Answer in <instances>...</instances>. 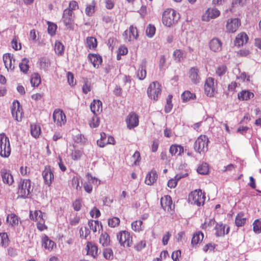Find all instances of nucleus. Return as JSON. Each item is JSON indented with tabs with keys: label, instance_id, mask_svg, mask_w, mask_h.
Returning a JSON list of instances; mask_svg holds the SVG:
<instances>
[{
	"label": "nucleus",
	"instance_id": "obj_1",
	"mask_svg": "<svg viewBox=\"0 0 261 261\" xmlns=\"http://www.w3.org/2000/svg\"><path fill=\"white\" fill-rule=\"evenodd\" d=\"M180 18L178 13L173 9H170L165 10L162 16L163 24L168 27L177 22Z\"/></svg>",
	"mask_w": 261,
	"mask_h": 261
},
{
	"label": "nucleus",
	"instance_id": "obj_2",
	"mask_svg": "<svg viewBox=\"0 0 261 261\" xmlns=\"http://www.w3.org/2000/svg\"><path fill=\"white\" fill-rule=\"evenodd\" d=\"M33 190L31 180L29 179H23L18 185L17 192L18 197L22 198H28Z\"/></svg>",
	"mask_w": 261,
	"mask_h": 261
},
{
	"label": "nucleus",
	"instance_id": "obj_3",
	"mask_svg": "<svg viewBox=\"0 0 261 261\" xmlns=\"http://www.w3.org/2000/svg\"><path fill=\"white\" fill-rule=\"evenodd\" d=\"M11 151L9 138L4 133L0 134V155L3 158H8Z\"/></svg>",
	"mask_w": 261,
	"mask_h": 261
},
{
	"label": "nucleus",
	"instance_id": "obj_4",
	"mask_svg": "<svg viewBox=\"0 0 261 261\" xmlns=\"http://www.w3.org/2000/svg\"><path fill=\"white\" fill-rule=\"evenodd\" d=\"M208 139L206 136H200L194 143V150L199 153H204L208 149Z\"/></svg>",
	"mask_w": 261,
	"mask_h": 261
},
{
	"label": "nucleus",
	"instance_id": "obj_5",
	"mask_svg": "<svg viewBox=\"0 0 261 261\" xmlns=\"http://www.w3.org/2000/svg\"><path fill=\"white\" fill-rule=\"evenodd\" d=\"M117 239L120 245L125 247H129L133 245L132 237L129 232L122 230L117 233Z\"/></svg>",
	"mask_w": 261,
	"mask_h": 261
},
{
	"label": "nucleus",
	"instance_id": "obj_6",
	"mask_svg": "<svg viewBox=\"0 0 261 261\" xmlns=\"http://www.w3.org/2000/svg\"><path fill=\"white\" fill-rule=\"evenodd\" d=\"M147 95L149 98L155 101L158 100L159 96L161 94V86L158 82H153L147 89Z\"/></svg>",
	"mask_w": 261,
	"mask_h": 261
},
{
	"label": "nucleus",
	"instance_id": "obj_7",
	"mask_svg": "<svg viewBox=\"0 0 261 261\" xmlns=\"http://www.w3.org/2000/svg\"><path fill=\"white\" fill-rule=\"evenodd\" d=\"M205 195L201 190L192 192L189 196V200L192 204L200 206L203 204L205 200Z\"/></svg>",
	"mask_w": 261,
	"mask_h": 261
},
{
	"label": "nucleus",
	"instance_id": "obj_8",
	"mask_svg": "<svg viewBox=\"0 0 261 261\" xmlns=\"http://www.w3.org/2000/svg\"><path fill=\"white\" fill-rule=\"evenodd\" d=\"M11 113L13 117L17 121H20L22 116V109L19 102L15 100L11 107Z\"/></svg>",
	"mask_w": 261,
	"mask_h": 261
},
{
	"label": "nucleus",
	"instance_id": "obj_9",
	"mask_svg": "<svg viewBox=\"0 0 261 261\" xmlns=\"http://www.w3.org/2000/svg\"><path fill=\"white\" fill-rule=\"evenodd\" d=\"M53 118L54 122L58 126H62L66 121V115L62 110H55L53 113Z\"/></svg>",
	"mask_w": 261,
	"mask_h": 261
},
{
	"label": "nucleus",
	"instance_id": "obj_10",
	"mask_svg": "<svg viewBox=\"0 0 261 261\" xmlns=\"http://www.w3.org/2000/svg\"><path fill=\"white\" fill-rule=\"evenodd\" d=\"M215 79L212 77H208L204 84L205 93L210 97L214 95L215 91Z\"/></svg>",
	"mask_w": 261,
	"mask_h": 261
},
{
	"label": "nucleus",
	"instance_id": "obj_11",
	"mask_svg": "<svg viewBox=\"0 0 261 261\" xmlns=\"http://www.w3.org/2000/svg\"><path fill=\"white\" fill-rule=\"evenodd\" d=\"M162 207L164 211L170 212L174 208L171 197L169 195H165L161 198L160 200Z\"/></svg>",
	"mask_w": 261,
	"mask_h": 261
},
{
	"label": "nucleus",
	"instance_id": "obj_12",
	"mask_svg": "<svg viewBox=\"0 0 261 261\" xmlns=\"http://www.w3.org/2000/svg\"><path fill=\"white\" fill-rule=\"evenodd\" d=\"M125 121L128 128H133L139 124V117L136 113H130L127 115Z\"/></svg>",
	"mask_w": 261,
	"mask_h": 261
},
{
	"label": "nucleus",
	"instance_id": "obj_13",
	"mask_svg": "<svg viewBox=\"0 0 261 261\" xmlns=\"http://www.w3.org/2000/svg\"><path fill=\"white\" fill-rule=\"evenodd\" d=\"M42 176L45 184L49 186L54 180L53 171L49 166H46L42 172Z\"/></svg>",
	"mask_w": 261,
	"mask_h": 261
},
{
	"label": "nucleus",
	"instance_id": "obj_14",
	"mask_svg": "<svg viewBox=\"0 0 261 261\" xmlns=\"http://www.w3.org/2000/svg\"><path fill=\"white\" fill-rule=\"evenodd\" d=\"M240 24L241 22L238 18L228 19L226 25L227 31L229 33H234Z\"/></svg>",
	"mask_w": 261,
	"mask_h": 261
},
{
	"label": "nucleus",
	"instance_id": "obj_15",
	"mask_svg": "<svg viewBox=\"0 0 261 261\" xmlns=\"http://www.w3.org/2000/svg\"><path fill=\"white\" fill-rule=\"evenodd\" d=\"M72 11L70 9H66L63 12V21L64 24L68 28H70L73 21Z\"/></svg>",
	"mask_w": 261,
	"mask_h": 261
},
{
	"label": "nucleus",
	"instance_id": "obj_16",
	"mask_svg": "<svg viewBox=\"0 0 261 261\" xmlns=\"http://www.w3.org/2000/svg\"><path fill=\"white\" fill-rule=\"evenodd\" d=\"M1 176L4 183L11 185L14 182L13 177L10 171L3 169L1 171Z\"/></svg>",
	"mask_w": 261,
	"mask_h": 261
},
{
	"label": "nucleus",
	"instance_id": "obj_17",
	"mask_svg": "<svg viewBox=\"0 0 261 261\" xmlns=\"http://www.w3.org/2000/svg\"><path fill=\"white\" fill-rule=\"evenodd\" d=\"M222 43L217 38L212 39L209 43L210 49L214 52H218L221 50Z\"/></svg>",
	"mask_w": 261,
	"mask_h": 261
},
{
	"label": "nucleus",
	"instance_id": "obj_18",
	"mask_svg": "<svg viewBox=\"0 0 261 261\" xmlns=\"http://www.w3.org/2000/svg\"><path fill=\"white\" fill-rule=\"evenodd\" d=\"M198 72L199 70L196 67H192L189 70V78L192 82L195 84L199 83L200 80Z\"/></svg>",
	"mask_w": 261,
	"mask_h": 261
},
{
	"label": "nucleus",
	"instance_id": "obj_19",
	"mask_svg": "<svg viewBox=\"0 0 261 261\" xmlns=\"http://www.w3.org/2000/svg\"><path fill=\"white\" fill-rule=\"evenodd\" d=\"M91 112L94 115H97L102 111V102L99 100H93L90 105Z\"/></svg>",
	"mask_w": 261,
	"mask_h": 261
},
{
	"label": "nucleus",
	"instance_id": "obj_20",
	"mask_svg": "<svg viewBox=\"0 0 261 261\" xmlns=\"http://www.w3.org/2000/svg\"><path fill=\"white\" fill-rule=\"evenodd\" d=\"M42 246L46 249L51 250L55 243L54 241L50 240L46 235H44L41 239Z\"/></svg>",
	"mask_w": 261,
	"mask_h": 261
},
{
	"label": "nucleus",
	"instance_id": "obj_21",
	"mask_svg": "<svg viewBox=\"0 0 261 261\" xmlns=\"http://www.w3.org/2000/svg\"><path fill=\"white\" fill-rule=\"evenodd\" d=\"M248 40V37L247 34L245 33H241L239 34L234 41V44L236 46H241L247 43Z\"/></svg>",
	"mask_w": 261,
	"mask_h": 261
},
{
	"label": "nucleus",
	"instance_id": "obj_22",
	"mask_svg": "<svg viewBox=\"0 0 261 261\" xmlns=\"http://www.w3.org/2000/svg\"><path fill=\"white\" fill-rule=\"evenodd\" d=\"M13 59V56L11 54H6L3 56V61L5 64V66L8 70L9 69L12 70L14 68V66L12 65Z\"/></svg>",
	"mask_w": 261,
	"mask_h": 261
},
{
	"label": "nucleus",
	"instance_id": "obj_23",
	"mask_svg": "<svg viewBox=\"0 0 261 261\" xmlns=\"http://www.w3.org/2000/svg\"><path fill=\"white\" fill-rule=\"evenodd\" d=\"M158 174L155 170H151L148 172L145 180V182L147 185H152L157 179Z\"/></svg>",
	"mask_w": 261,
	"mask_h": 261
},
{
	"label": "nucleus",
	"instance_id": "obj_24",
	"mask_svg": "<svg viewBox=\"0 0 261 261\" xmlns=\"http://www.w3.org/2000/svg\"><path fill=\"white\" fill-rule=\"evenodd\" d=\"M88 59L95 68H98L102 62V58L100 56L96 54H89Z\"/></svg>",
	"mask_w": 261,
	"mask_h": 261
},
{
	"label": "nucleus",
	"instance_id": "obj_25",
	"mask_svg": "<svg viewBox=\"0 0 261 261\" xmlns=\"http://www.w3.org/2000/svg\"><path fill=\"white\" fill-rule=\"evenodd\" d=\"M169 152L172 155H179L184 152V148L180 145H172L170 147Z\"/></svg>",
	"mask_w": 261,
	"mask_h": 261
},
{
	"label": "nucleus",
	"instance_id": "obj_26",
	"mask_svg": "<svg viewBox=\"0 0 261 261\" xmlns=\"http://www.w3.org/2000/svg\"><path fill=\"white\" fill-rule=\"evenodd\" d=\"M206 14H207V19H203V20H206V21H208L210 20V19H213V18H215L218 17L220 14V12L219 10H218L217 9L212 8V9H208L206 11Z\"/></svg>",
	"mask_w": 261,
	"mask_h": 261
},
{
	"label": "nucleus",
	"instance_id": "obj_27",
	"mask_svg": "<svg viewBox=\"0 0 261 261\" xmlns=\"http://www.w3.org/2000/svg\"><path fill=\"white\" fill-rule=\"evenodd\" d=\"M6 220L12 226H15L18 224L19 218L15 214L12 213L8 215Z\"/></svg>",
	"mask_w": 261,
	"mask_h": 261
},
{
	"label": "nucleus",
	"instance_id": "obj_28",
	"mask_svg": "<svg viewBox=\"0 0 261 261\" xmlns=\"http://www.w3.org/2000/svg\"><path fill=\"white\" fill-rule=\"evenodd\" d=\"M254 94L253 93L246 90H244L239 93L238 95V98L242 100H247L252 98Z\"/></svg>",
	"mask_w": 261,
	"mask_h": 261
},
{
	"label": "nucleus",
	"instance_id": "obj_29",
	"mask_svg": "<svg viewBox=\"0 0 261 261\" xmlns=\"http://www.w3.org/2000/svg\"><path fill=\"white\" fill-rule=\"evenodd\" d=\"M246 221V218L244 217V214L243 213L240 212L236 216L235 223L238 227H241L244 225Z\"/></svg>",
	"mask_w": 261,
	"mask_h": 261
},
{
	"label": "nucleus",
	"instance_id": "obj_30",
	"mask_svg": "<svg viewBox=\"0 0 261 261\" xmlns=\"http://www.w3.org/2000/svg\"><path fill=\"white\" fill-rule=\"evenodd\" d=\"M203 239V234L201 232L194 233L191 240V245L193 246L197 245Z\"/></svg>",
	"mask_w": 261,
	"mask_h": 261
},
{
	"label": "nucleus",
	"instance_id": "obj_31",
	"mask_svg": "<svg viewBox=\"0 0 261 261\" xmlns=\"http://www.w3.org/2000/svg\"><path fill=\"white\" fill-rule=\"evenodd\" d=\"M88 253L95 257L97 254L98 248L97 246L93 245L91 243L88 242L87 245Z\"/></svg>",
	"mask_w": 261,
	"mask_h": 261
},
{
	"label": "nucleus",
	"instance_id": "obj_32",
	"mask_svg": "<svg viewBox=\"0 0 261 261\" xmlns=\"http://www.w3.org/2000/svg\"><path fill=\"white\" fill-rule=\"evenodd\" d=\"M88 225L90 229L92 230L94 232H96L97 229H99V227H102L101 223L98 220H92L89 221Z\"/></svg>",
	"mask_w": 261,
	"mask_h": 261
},
{
	"label": "nucleus",
	"instance_id": "obj_33",
	"mask_svg": "<svg viewBox=\"0 0 261 261\" xmlns=\"http://www.w3.org/2000/svg\"><path fill=\"white\" fill-rule=\"evenodd\" d=\"M137 76L140 80H144L146 76V67L144 65H140L137 73Z\"/></svg>",
	"mask_w": 261,
	"mask_h": 261
},
{
	"label": "nucleus",
	"instance_id": "obj_34",
	"mask_svg": "<svg viewBox=\"0 0 261 261\" xmlns=\"http://www.w3.org/2000/svg\"><path fill=\"white\" fill-rule=\"evenodd\" d=\"M39 63L40 67L44 70H47V68L50 66V60L48 58L42 57L39 59Z\"/></svg>",
	"mask_w": 261,
	"mask_h": 261
},
{
	"label": "nucleus",
	"instance_id": "obj_35",
	"mask_svg": "<svg viewBox=\"0 0 261 261\" xmlns=\"http://www.w3.org/2000/svg\"><path fill=\"white\" fill-rule=\"evenodd\" d=\"M216 230V235L217 237L223 236L225 233V226L222 223H216L215 227Z\"/></svg>",
	"mask_w": 261,
	"mask_h": 261
},
{
	"label": "nucleus",
	"instance_id": "obj_36",
	"mask_svg": "<svg viewBox=\"0 0 261 261\" xmlns=\"http://www.w3.org/2000/svg\"><path fill=\"white\" fill-rule=\"evenodd\" d=\"M110 242V238L109 236L107 233H102L99 238V243L103 246H108L109 245Z\"/></svg>",
	"mask_w": 261,
	"mask_h": 261
},
{
	"label": "nucleus",
	"instance_id": "obj_37",
	"mask_svg": "<svg viewBox=\"0 0 261 261\" xmlns=\"http://www.w3.org/2000/svg\"><path fill=\"white\" fill-rule=\"evenodd\" d=\"M181 98L183 102H187L190 99H194L196 98L195 94L191 93L189 91H186L181 94Z\"/></svg>",
	"mask_w": 261,
	"mask_h": 261
},
{
	"label": "nucleus",
	"instance_id": "obj_38",
	"mask_svg": "<svg viewBox=\"0 0 261 261\" xmlns=\"http://www.w3.org/2000/svg\"><path fill=\"white\" fill-rule=\"evenodd\" d=\"M96 5V3L94 1H92L91 3L89 4H87L86 9L85 13L87 15L90 16L93 15V14L95 12V7Z\"/></svg>",
	"mask_w": 261,
	"mask_h": 261
},
{
	"label": "nucleus",
	"instance_id": "obj_39",
	"mask_svg": "<svg viewBox=\"0 0 261 261\" xmlns=\"http://www.w3.org/2000/svg\"><path fill=\"white\" fill-rule=\"evenodd\" d=\"M41 129L39 125L33 124L31 125V134L34 138H37L40 134Z\"/></svg>",
	"mask_w": 261,
	"mask_h": 261
},
{
	"label": "nucleus",
	"instance_id": "obj_40",
	"mask_svg": "<svg viewBox=\"0 0 261 261\" xmlns=\"http://www.w3.org/2000/svg\"><path fill=\"white\" fill-rule=\"evenodd\" d=\"M29 60L26 58H24L21 63H19V66L20 70L23 73H27L29 70V66L28 63Z\"/></svg>",
	"mask_w": 261,
	"mask_h": 261
},
{
	"label": "nucleus",
	"instance_id": "obj_41",
	"mask_svg": "<svg viewBox=\"0 0 261 261\" xmlns=\"http://www.w3.org/2000/svg\"><path fill=\"white\" fill-rule=\"evenodd\" d=\"M30 82L33 87H37L41 83V78L39 74L35 73L32 75Z\"/></svg>",
	"mask_w": 261,
	"mask_h": 261
},
{
	"label": "nucleus",
	"instance_id": "obj_42",
	"mask_svg": "<svg viewBox=\"0 0 261 261\" xmlns=\"http://www.w3.org/2000/svg\"><path fill=\"white\" fill-rule=\"evenodd\" d=\"M55 50L56 53L58 55H62L64 53V46L62 43L57 42L55 45Z\"/></svg>",
	"mask_w": 261,
	"mask_h": 261
},
{
	"label": "nucleus",
	"instance_id": "obj_43",
	"mask_svg": "<svg viewBox=\"0 0 261 261\" xmlns=\"http://www.w3.org/2000/svg\"><path fill=\"white\" fill-rule=\"evenodd\" d=\"M87 45L89 48H94L97 46V40L93 37H88L87 38Z\"/></svg>",
	"mask_w": 261,
	"mask_h": 261
},
{
	"label": "nucleus",
	"instance_id": "obj_44",
	"mask_svg": "<svg viewBox=\"0 0 261 261\" xmlns=\"http://www.w3.org/2000/svg\"><path fill=\"white\" fill-rule=\"evenodd\" d=\"M155 28L153 25L149 24L146 28V35L149 37H152L155 33Z\"/></svg>",
	"mask_w": 261,
	"mask_h": 261
},
{
	"label": "nucleus",
	"instance_id": "obj_45",
	"mask_svg": "<svg viewBox=\"0 0 261 261\" xmlns=\"http://www.w3.org/2000/svg\"><path fill=\"white\" fill-rule=\"evenodd\" d=\"M197 171L198 173L200 174H206L208 172V168L207 164H202L198 167Z\"/></svg>",
	"mask_w": 261,
	"mask_h": 261
},
{
	"label": "nucleus",
	"instance_id": "obj_46",
	"mask_svg": "<svg viewBox=\"0 0 261 261\" xmlns=\"http://www.w3.org/2000/svg\"><path fill=\"white\" fill-rule=\"evenodd\" d=\"M142 221L141 220L135 221L132 223V228L135 231H140L142 229Z\"/></svg>",
	"mask_w": 261,
	"mask_h": 261
},
{
	"label": "nucleus",
	"instance_id": "obj_47",
	"mask_svg": "<svg viewBox=\"0 0 261 261\" xmlns=\"http://www.w3.org/2000/svg\"><path fill=\"white\" fill-rule=\"evenodd\" d=\"M253 231L255 233L258 234L261 232V221L257 219L253 223Z\"/></svg>",
	"mask_w": 261,
	"mask_h": 261
},
{
	"label": "nucleus",
	"instance_id": "obj_48",
	"mask_svg": "<svg viewBox=\"0 0 261 261\" xmlns=\"http://www.w3.org/2000/svg\"><path fill=\"white\" fill-rule=\"evenodd\" d=\"M120 223V219L118 217H114L108 220V225L110 227H115Z\"/></svg>",
	"mask_w": 261,
	"mask_h": 261
},
{
	"label": "nucleus",
	"instance_id": "obj_49",
	"mask_svg": "<svg viewBox=\"0 0 261 261\" xmlns=\"http://www.w3.org/2000/svg\"><path fill=\"white\" fill-rule=\"evenodd\" d=\"M227 71V67L224 65L219 66L216 70V73L219 76H222L225 74Z\"/></svg>",
	"mask_w": 261,
	"mask_h": 261
},
{
	"label": "nucleus",
	"instance_id": "obj_50",
	"mask_svg": "<svg viewBox=\"0 0 261 261\" xmlns=\"http://www.w3.org/2000/svg\"><path fill=\"white\" fill-rule=\"evenodd\" d=\"M9 239L6 233L0 234V245L6 247L8 244Z\"/></svg>",
	"mask_w": 261,
	"mask_h": 261
},
{
	"label": "nucleus",
	"instance_id": "obj_51",
	"mask_svg": "<svg viewBox=\"0 0 261 261\" xmlns=\"http://www.w3.org/2000/svg\"><path fill=\"white\" fill-rule=\"evenodd\" d=\"M104 257L107 259H112L113 258V252L111 248H105L103 251Z\"/></svg>",
	"mask_w": 261,
	"mask_h": 261
},
{
	"label": "nucleus",
	"instance_id": "obj_52",
	"mask_svg": "<svg viewBox=\"0 0 261 261\" xmlns=\"http://www.w3.org/2000/svg\"><path fill=\"white\" fill-rule=\"evenodd\" d=\"M173 56L175 58V59L177 61H180L184 58V52L180 49L175 50L173 53Z\"/></svg>",
	"mask_w": 261,
	"mask_h": 261
},
{
	"label": "nucleus",
	"instance_id": "obj_53",
	"mask_svg": "<svg viewBox=\"0 0 261 261\" xmlns=\"http://www.w3.org/2000/svg\"><path fill=\"white\" fill-rule=\"evenodd\" d=\"M129 32V35H131V37L133 40L136 39L137 38L138 36V31L136 27H134L133 25H131L129 28V30H128Z\"/></svg>",
	"mask_w": 261,
	"mask_h": 261
},
{
	"label": "nucleus",
	"instance_id": "obj_54",
	"mask_svg": "<svg viewBox=\"0 0 261 261\" xmlns=\"http://www.w3.org/2000/svg\"><path fill=\"white\" fill-rule=\"evenodd\" d=\"M83 154L82 151L75 149L72 151L71 153V158L73 160H80Z\"/></svg>",
	"mask_w": 261,
	"mask_h": 261
},
{
	"label": "nucleus",
	"instance_id": "obj_55",
	"mask_svg": "<svg viewBox=\"0 0 261 261\" xmlns=\"http://www.w3.org/2000/svg\"><path fill=\"white\" fill-rule=\"evenodd\" d=\"M89 124L91 127L95 128L99 125V119L97 115H94L92 120L89 122Z\"/></svg>",
	"mask_w": 261,
	"mask_h": 261
},
{
	"label": "nucleus",
	"instance_id": "obj_56",
	"mask_svg": "<svg viewBox=\"0 0 261 261\" xmlns=\"http://www.w3.org/2000/svg\"><path fill=\"white\" fill-rule=\"evenodd\" d=\"M34 215H35V221H37V222L41 220H44V217L45 216V214L41 211H35Z\"/></svg>",
	"mask_w": 261,
	"mask_h": 261
},
{
	"label": "nucleus",
	"instance_id": "obj_57",
	"mask_svg": "<svg viewBox=\"0 0 261 261\" xmlns=\"http://www.w3.org/2000/svg\"><path fill=\"white\" fill-rule=\"evenodd\" d=\"M74 141L77 143L84 144L86 141V139L84 135L77 134L74 138Z\"/></svg>",
	"mask_w": 261,
	"mask_h": 261
},
{
	"label": "nucleus",
	"instance_id": "obj_58",
	"mask_svg": "<svg viewBox=\"0 0 261 261\" xmlns=\"http://www.w3.org/2000/svg\"><path fill=\"white\" fill-rule=\"evenodd\" d=\"M104 138H106V134L101 133L100 134V139L97 141V145L100 147H103L107 145L106 141L104 140Z\"/></svg>",
	"mask_w": 261,
	"mask_h": 261
},
{
	"label": "nucleus",
	"instance_id": "obj_59",
	"mask_svg": "<svg viewBox=\"0 0 261 261\" xmlns=\"http://www.w3.org/2000/svg\"><path fill=\"white\" fill-rule=\"evenodd\" d=\"M146 246V242L145 241H140L135 245L134 248L137 251H141L142 249L145 248Z\"/></svg>",
	"mask_w": 261,
	"mask_h": 261
},
{
	"label": "nucleus",
	"instance_id": "obj_60",
	"mask_svg": "<svg viewBox=\"0 0 261 261\" xmlns=\"http://www.w3.org/2000/svg\"><path fill=\"white\" fill-rule=\"evenodd\" d=\"M90 230L87 227H85L84 229L81 228L80 230V237H83L85 239H87L88 236L90 234Z\"/></svg>",
	"mask_w": 261,
	"mask_h": 261
},
{
	"label": "nucleus",
	"instance_id": "obj_61",
	"mask_svg": "<svg viewBox=\"0 0 261 261\" xmlns=\"http://www.w3.org/2000/svg\"><path fill=\"white\" fill-rule=\"evenodd\" d=\"M12 47L15 50H20L21 48V44L19 43V46H18L17 39L16 37H14L11 41Z\"/></svg>",
	"mask_w": 261,
	"mask_h": 261
},
{
	"label": "nucleus",
	"instance_id": "obj_62",
	"mask_svg": "<svg viewBox=\"0 0 261 261\" xmlns=\"http://www.w3.org/2000/svg\"><path fill=\"white\" fill-rule=\"evenodd\" d=\"M73 209L75 211H79L81 210L82 206L81 200L80 199H76L72 203Z\"/></svg>",
	"mask_w": 261,
	"mask_h": 261
},
{
	"label": "nucleus",
	"instance_id": "obj_63",
	"mask_svg": "<svg viewBox=\"0 0 261 261\" xmlns=\"http://www.w3.org/2000/svg\"><path fill=\"white\" fill-rule=\"evenodd\" d=\"M57 29V25L55 24H48V33L52 35H54L55 34L56 30Z\"/></svg>",
	"mask_w": 261,
	"mask_h": 261
},
{
	"label": "nucleus",
	"instance_id": "obj_64",
	"mask_svg": "<svg viewBox=\"0 0 261 261\" xmlns=\"http://www.w3.org/2000/svg\"><path fill=\"white\" fill-rule=\"evenodd\" d=\"M83 93L87 94L91 91L90 84L88 81H85L84 84L82 87Z\"/></svg>",
	"mask_w": 261,
	"mask_h": 261
}]
</instances>
